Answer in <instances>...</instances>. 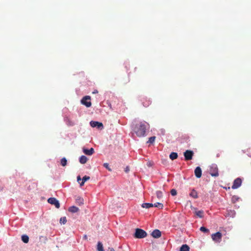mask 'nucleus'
<instances>
[{
  "instance_id": "obj_36",
  "label": "nucleus",
  "mask_w": 251,
  "mask_h": 251,
  "mask_svg": "<svg viewBox=\"0 0 251 251\" xmlns=\"http://www.w3.org/2000/svg\"><path fill=\"white\" fill-rule=\"evenodd\" d=\"M149 104H150V102H148V104H145L144 103L143 104L144 106H146V107L149 106Z\"/></svg>"
},
{
  "instance_id": "obj_32",
  "label": "nucleus",
  "mask_w": 251,
  "mask_h": 251,
  "mask_svg": "<svg viewBox=\"0 0 251 251\" xmlns=\"http://www.w3.org/2000/svg\"><path fill=\"white\" fill-rule=\"evenodd\" d=\"M67 125L69 126H73L75 125V123L68 120L67 121Z\"/></svg>"
},
{
  "instance_id": "obj_24",
  "label": "nucleus",
  "mask_w": 251,
  "mask_h": 251,
  "mask_svg": "<svg viewBox=\"0 0 251 251\" xmlns=\"http://www.w3.org/2000/svg\"><path fill=\"white\" fill-rule=\"evenodd\" d=\"M22 240L24 243H27L28 242L29 238L28 236L24 235L22 236Z\"/></svg>"
},
{
  "instance_id": "obj_1",
  "label": "nucleus",
  "mask_w": 251,
  "mask_h": 251,
  "mask_svg": "<svg viewBox=\"0 0 251 251\" xmlns=\"http://www.w3.org/2000/svg\"><path fill=\"white\" fill-rule=\"evenodd\" d=\"M149 128V124L146 122H140L135 126L134 131L138 137H142L146 136V131Z\"/></svg>"
},
{
  "instance_id": "obj_26",
  "label": "nucleus",
  "mask_w": 251,
  "mask_h": 251,
  "mask_svg": "<svg viewBox=\"0 0 251 251\" xmlns=\"http://www.w3.org/2000/svg\"><path fill=\"white\" fill-rule=\"evenodd\" d=\"M67 159L65 157H63L61 159V164L62 166H65L67 165Z\"/></svg>"
},
{
  "instance_id": "obj_5",
  "label": "nucleus",
  "mask_w": 251,
  "mask_h": 251,
  "mask_svg": "<svg viewBox=\"0 0 251 251\" xmlns=\"http://www.w3.org/2000/svg\"><path fill=\"white\" fill-rule=\"evenodd\" d=\"M222 234L220 232H217L211 235L212 240L216 243H220L221 241Z\"/></svg>"
},
{
  "instance_id": "obj_12",
  "label": "nucleus",
  "mask_w": 251,
  "mask_h": 251,
  "mask_svg": "<svg viewBox=\"0 0 251 251\" xmlns=\"http://www.w3.org/2000/svg\"><path fill=\"white\" fill-rule=\"evenodd\" d=\"M195 175L197 178H200L201 176V169L200 167H197L195 170Z\"/></svg>"
},
{
  "instance_id": "obj_10",
  "label": "nucleus",
  "mask_w": 251,
  "mask_h": 251,
  "mask_svg": "<svg viewBox=\"0 0 251 251\" xmlns=\"http://www.w3.org/2000/svg\"><path fill=\"white\" fill-rule=\"evenodd\" d=\"M151 236L155 238H158L161 236V232L158 229H155L152 232Z\"/></svg>"
},
{
  "instance_id": "obj_13",
  "label": "nucleus",
  "mask_w": 251,
  "mask_h": 251,
  "mask_svg": "<svg viewBox=\"0 0 251 251\" xmlns=\"http://www.w3.org/2000/svg\"><path fill=\"white\" fill-rule=\"evenodd\" d=\"M68 211L71 213H76L79 211V208L75 206H72L69 208Z\"/></svg>"
},
{
  "instance_id": "obj_37",
  "label": "nucleus",
  "mask_w": 251,
  "mask_h": 251,
  "mask_svg": "<svg viewBox=\"0 0 251 251\" xmlns=\"http://www.w3.org/2000/svg\"><path fill=\"white\" fill-rule=\"evenodd\" d=\"M98 93V91L97 90H95V91H94L93 92V94Z\"/></svg>"
},
{
  "instance_id": "obj_21",
  "label": "nucleus",
  "mask_w": 251,
  "mask_h": 251,
  "mask_svg": "<svg viewBox=\"0 0 251 251\" xmlns=\"http://www.w3.org/2000/svg\"><path fill=\"white\" fill-rule=\"evenodd\" d=\"M203 213H204V212H203V210H199V211H197L195 212L196 215L198 217H200L201 218H203Z\"/></svg>"
},
{
  "instance_id": "obj_29",
  "label": "nucleus",
  "mask_w": 251,
  "mask_h": 251,
  "mask_svg": "<svg viewBox=\"0 0 251 251\" xmlns=\"http://www.w3.org/2000/svg\"><path fill=\"white\" fill-rule=\"evenodd\" d=\"M200 230L203 232H208L209 231L208 229L206 228L204 226L201 227Z\"/></svg>"
},
{
  "instance_id": "obj_25",
  "label": "nucleus",
  "mask_w": 251,
  "mask_h": 251,
  "mask_svg": "<svg viewBox=\"0 0 251 251\" xmlns=\"http://www.w3.org/2000/svg\"><path fill=\"white\" fill-rule=\"evenodd\" d=\"M153 206L155 207H157L159 209H162L163 208V204L160 202H156L153 204Z\"/></svg>"
},
{
  "instance_id": "obj_33",
  "label": "nucleus",
  "mask_w": 251,
  "mask_h": 251,
  "mask_svg": "<svg viewBox=\"0 0 251 251\" xmlns=\"http://www.w3.org/2000/svg\"><path fill=\"white\" fill-rule=\"evenodd\" d=\"M129 171V168L128 167H126V169H125V172H128V171Z\"/></svg>"
},
{
  "instance_id": "obj_18",
  "label": "nucleus",
  "mask_w": 251,
  "mask_h": 251,
  "mask_svg": "<svg viewBox=\"0 0 251 251\" xmlns=\"http://www.w3.org/2000/svg\"><path fill=\"white\" fill-rule=\"evenodd\" d=\"M90 177L89 176H85L83 177L82 179V181L80 183V185L81 186H83L84 183L88 180L90 179Z\"/></svg>"
},
{
  "instance_id": "obj_15",
  "label": "nucleus",
  "mask_w": 251,
  "mask_h": 251,
  "mask_svg": "<svg viewBox=\"0 0 251 251\" xmlns=\"http://www.w3.org/2000/svg\"><path fill=\"white\" fill-rule=\"evenodd\" d=\"M190 196L193 198L194 199H197L198 198V193L197 192L194 190V189H193L191 193H190Z\"/></svg>"
},
{
  "instance_id": "obj_23",
  "label": "nucleus",
  "mask_w": 251,
  "mask_h": 251,
  "mask_svg": "<svg viewBox=\"0 0 251 251\" xmlns=\"http://www.w3.org/2000/svg\"><path fill=\"white\" fill-rule=\"evenodd\" d=\"M156 195L158 199H160L163 197V192L161 191H157L156 192Z\"/></svg>"
},
{
  "instance_id": "obj_11",
  "label": "nucleus",
  "mask_w": 251,
  "mask_h": 251,
  "mask_svg": "<svg viewBox=\"0 0 251 251\" xmlns=\"http://www.w3.org/2000/svg\"><path fill=\"white\" fill-rule=\"evenodd\" d=\"M83 152L86 155H91L94 153L95 151L94 149L92 148H91L90 149L83 148Z\"/></svg>"
},
{
  "instance_id": "obj_39",
  "label": "nucleus",
  "mask_w": 251,
  "mask_h": 251,
  "mask_svg": "<svg viewBox=\"0 0 251 251\" xmlns=\"http://www.w3.org/2000/svg\"><path fill=\"white\" fill-rule=\"evenodd\" d=\"M84 238H85V239H87V236H86V235H85V236H84Z\"/></svg>"
},
{
  "instance_id": "obj_38",
  "label": "nucleus",
  "mask_w": 251,
  "mask_h": 251,
  "mask_svg": "<svg viewBox=\"0 0 251 251\" xmlns=\"http://www.w3.org/2000/svg\"><path fill=\"white\" fill-rule=\"evenodd\" d=\"M219 156H220V154H219V153H218V154H217V157H219Z\"/></svg>"
},
{
  "instance_id": "obj_34",
  "label": "nucleus",
  "mask_w": 251,
  "mask_h": 251,
  "mask_svg": "<svg viewBox=\"0 0 251 251\" xmlns=\"http://www.w3.org/2000/svg\"><path fill=\"white\" fill-rule=\"evenodd\" d=\"M81 177H80V176H78L77 177V180L78 182H79V181L81 180Z\"/></svg>"
},
{
  "instance_id": "obj_22",
  "label": "nucleus",
  "mask_w": 251,
  "mask_h": 251,
  "mask_svg": "<svg viewBox=\"0 0 251 251\" xmlns=\"http://www.w3.org/2000/svg\"><path fill=\"white\" fill-rule=\"evenodd\" d=\"M97 251H104L103 245H102V243L100 242H99L98 243Z\"/></svg>"
},
{
  "instance_id": "obj_9",
  "label": "nucleus",
  "mask_w": 251,
  "mask_h": 251,
  "mask_svg": "<svg viewBox=\"0 0 251 251\" xmlns=\"http://www.w3.org/2000/svg\"><path fill=\"white\" fill-rule=\"evenodd\" d=\"M90 124L93 127H97L98 128H102L103 127L102 124L99 122L91 121Z\"/></svg>"
},
{
  "instance_id": "obj_20",
  "label": "nucleus",
  "mask_w": 251,
  "mask_h": 251,
  "mask_svg": "<svg viewBox=\"0 0 251 251\" xmlns=\"http://www.w3.org/2000/svg\"><path fill=\"white\" fill-rule=\"evenodd\" d=\"M153 206V204L151 203H144L142 204V207L145 208H149Z\"/></svg>"
},
{
  "instance_id": "obj_6",
  "label": "nucleus",
  "mask_w": 251,
  "mask_h": 251,
  "mask_svg": "<svg viewBox=\"0 0 251 251\" xmlns=\"http://www.w3.org/2000/svg\"><path fill=\"white\" fill-rule=\"evenodd\" d=\"M48 202L51 205H54L57 208L60 207L59 201L55 198H50L48 199Z\"/></svg>"
},
{
  "instance_id": "obj_3",
  "label": "nucleus",
  "mask_w": 251,
  "mask_h": 251,
  "mask_svg": "<svg viewBox=\"0 0 251 251\" xmlns=\"http://www.w3.org/2000/svg\"><path fill=\"white\" fill-rule=\"evenodd\" d=\"M210 174L211 176L217 177L219 176L218 168L216 165L212 164L209 169Z\"/></svg>"
},
{
  "instance_id": "obj_17",
  "label": "nucleus",
  "mask_w": 251,
  "mask_h": 251,
  "mask_svg": "<svg viewBox=\"0 0 251 251\" xmlns=\"http://www.w3.org/2000/svg\"><path fill=\"white\" fill-rule=\"evenodd\" d=\"M170 158L173 160L174 159H176L178 157V155H177V153L176 152H172L171 153V154H170Z\"/></svg>"
},
{
  "instance_id": "obj_35",
  "label": "nucleus",
  "mask_w": 251,
  "mask_h": 251,
  "mask_svg": "<svg viewBox=\"0 0 251 251\" xmlns=\"http://www.w3.org/2000/svg\"><path fill=\"white\" fill-rule=\"evenodd\" d=\"M108 251H115L113 248H109Z\"/></svg>"
},
{
  "instance_id": "obj_27",
  "label": "nucleus",
  "mask_w": 251,
  "mask_h": 251,
  "mask_svg": "<svg viewBox=\"0 0 251 251\" xmlns=\"http://www.w3.org/2000/svg\"><path fill=\"white\" fill-rule=\"evenodd\" d=\"M66 222L67 219L66 217H63L60 219V223L61 224H65Z\"/></svg>"
},
{
  "instance_id": "obj_16",
  "label": "nucleus",
  "mask_w": 251,
  "mask_h": 251,
  "mask_svg": "<svg viewBox=\"0 0 251 251\" xmlns=\"http://www.w3.org/2000/svg\"><path fill=\"white\" fill-rule=\"evenodd\" d=\"M83 201H84L83 198L80 197H78L75 200V202L79 205H82L83 204Z\"/></svg>"
},
{
  "instance_id": "obj_28",
  "label": "nucleus",
  "mask_w": 251,
  "mask_h": 251,
  "mask_svg": "<svg viewBox=\"0 0 251 251\" xmlns=\"http://www.w3.org/2000/svg\"><path fill=\"white\" fill-rule=\"evenodd\" d=\"M155 136H152L150 138H149V140L148 141V143H153L154 141H155Z\"/></svg>"
},
{
  "instance_id": "obj_19",
  "label": "nucleus",
  "mask_w": 251,
  "mask_h": 251,
  "mask_svg": "<svg viewBox=\"0 0 251 251\" xmlns=\"http://www.w3.org/2000/svg\"><path fill=\"white\" fill-rule=\"evenodd\" d=\"M189 247L186 245H183L180 248V251H189Z\"/></svg>"
},
{
  "instance_id": "obj_31",
  "label": "nucleus",
  "mask_w": 251,
  "mask_h": 251,
  "mask_svg": "<svg viewBox=\"0 0 251 251\" xmlns=\"http://www.w3.org/2000/svg\"><path fill=\"white\" fill-rule=\"evenodd\" d=\"M170 192H171V195L173 196H175L176 195V194H177V192H176V190L174 189H172L171 190Z\"/></svg>"
},
{
  "instance_id": "obj_30",
  "label": "nucleus",
  "mask_w": 251,
  "mask_h": 251,
  "mask_svg": "<svg viewBox=\"0 0 251 251\" xmlns=\"http://www.w3.org/2000/svg\"><path fill=\"white\" fill-rule=\"evenodd\" d=\"M103 166H104L106 169H107L109 171H110V172H111V171H112V169L109 167L108 163H104L103 164Z\"/></svg>"
},
{
  "instance_id": "obj_14",
  "label": "nucleus",
  "mask_w": 251,
  "mask_h": 251,
  "mask_svg": "<svg viewBox=\"0 0 251 251\" xmlns=\"http://www.w3.org/2000/svg\"><path fill=\"white\" fill-rule=\"evenodd\" d=\"M87 160V158L84 155H82L79 158V162L82 164L86 163Z\"/></svg>"
},
{
  "instance_id": "obj_4",
  "label": "nucleus",
  "mask_w": 251,
  "mask_h": 251,
  "mask_svg": "<svg viewBox=\"0 0 251 251\" xmlns=\"http://www.w3.org/2000/svg\"><path fill=\"white\" fill-rule=\"evenodd\" d=\"M91 97L89 96H86L84 97L81 100V103L85 105L87 107H90L91 105V102L90 101Z\"/></svg>"
},
{
  "instance_id": "obj_8",
  "label": "nucleus",
  "mask_w": 251,
  "mask_h": 251,
  "mask_svg": "<svg viewBox=\"0 0 251 251\" xmlns=\"http://www.w3.org/2000/svg\"><path fill=\"white\" fill-rule=\"evenodd\" d=\"M242 179L240 178H237L233 182V184L231 187L233 189L239 188L242 184Z\"/></svg>"
},
{
  "instance_id": "obj_7",
  "label": "nucleus",
  "mask_w": 251,
  "mask_h": 251,
  "mask_svg": "<svg viewBox=\"0 0 251 251\" xmlns=\"http://www.w3.org/2000/svg\"><path fill=\"white\" fill-rule=\"evenodd\" d=\"M194 155V152L192 151L191 150H186L184 152V156L185 160H191Z\"/></svg>"
},
{
  "instance_id": "obj_2",
  "label": "nucleus",
  "mask_w": 251,
  "mask_h": 251,
  "mask_svg": "<svg viewBox=\"0 0 251 251\" xmlns=\"http://www.w3.org/2000/svg\"><path fill=\"white\" fill-rule=\"evenodd\" d=\"M147 235V233L145 230L140 228H136L134 236L135 238L141 239L146 237Z\"/></svg>"
}]
</instances>
